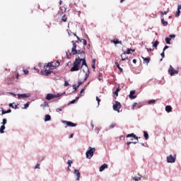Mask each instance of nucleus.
Masks as SVG:
<instances>
[{"mask_svg": "<svg viewBox=\"0 0 181 181\" xmlns=\"http://www.w3.org/2000/svg\"><path fill=\"white\" fill-rule=\"evenodd\" d=\"M155 103H156V100H151L148 101V104L151 105V104H155Z\"/></svg>", "mask_w": 181, "mask_h": 181, "instance_id": "nucleus-38", "label": "nucleus"}, {"mask_svg": "<svg viewBox=\"0 0 181 181\" xmlns=\"http://www.w3.org/2000/svg\"><path fill=\"white\" fill-rule=\"evenodd\" d=\"M124 1H125V0H120V4H122V2H124Z\"/></svg>", "mask_w": 181, "mask_h": 181, "instance_id": "nucleus-63", "label": "nucleus"}, {"mask_svg": "<svg viewBox=\"0 0 181 181\" xmlns=\"http://www.w3.org/2000/svg\"><path fill=\"white\" fill-rule=\"evenodd\" d=\"M165 111H166L167 112H172V106H170V105H167V106L165 107Z\"/></svg>", "mask_w": 181, "mask_h": 181, "instance_id": "nucleus-23", "label": "nucleus"}, {"mask_svg": "<svg viewBox=\"0 0 181 181\" xmlns=\"http://www.w3.org/2000/svg\"><path fill=\"white\" fill-rule=\"evenodd\" d=\"M64 124H66L67 127H77V124L69 121H64Z\"/></svg>", "mask_w": 181, "mask_h": 181, "instance_id": "nucleus-12", "label": "nucleus"}, {"mask_svg": "<svg viewBox=\"0 0 181 181\" xmlns=\"http://www.w3.org/2000/svg\"><path fill=\"white\" fill-rule=\"evenodd\" d=\"M94 152H95V148L88 147V151L86 153L87 159H91L94 156Z\"/></svg>", "mask_w": 181, "mask_h": 181, "instance_id": "nucleus-4", "label": "nucleus"}, {"mask_svg": "<svg viewBox=\"0 0 181 181\" xmlns=\"http://www.w3.org/2000/svg\"><path fill=\"white\" fill-rule=\"evenodd\" d=\"M84 81H86L83 80V81H78L77 87H80V86H81V84H83L84 83Z\"/></svg>", "mask_w": 181, "mask_h": 181, "instance_id": "nucleus-42", "label": "nucleus"}, {"mask_svg": "<svg viewBox=\"0 0 181 181\" xmlns=\"http://www.w3.org/2000/svg\"><path fill=\"white\" fill-rule=\"evenodd\" d=\"M161 23L163 25V26H166L168 25V21H165V18H161Z\"/></svg>", "mask_w": 181, "mask_h": 181, "instance_id": "nucleus-31", "label": "nucleus"}, {"mask_svg": "<svg viewBox=\"0 0 181 181\" xmlns=\"http://www.w3.org/2000/svg\"><path fill=\"white\" fill-rule=\"evenodd\" d=\"M81 55L82 57H78V59H75L73 64V67L71 68L70 71H78V70L81 69V62L83 63V60L86 59V54L83 52Z\"/></svg>", "mask_w": 181, "mask_h": 181, "instance_id": "nucleus-1", "label": "nucleus"}, {"mask_svg": "<svg viewBox=\"0 0 181 181\" xmlns=\"http://www.w3.org/2000/svg\"><path fill=\"white\" fill-rule=\"evenodd\" d=\"M73 44V47L71 49V52L73 54H77L78 53V50H77V45L76 44V42H74V41L71 42Z\"/></svg>", "mask_w": 181, "mask_h": 181, "instance_id": "nucleus-9", "label": "nucleus"}, {"mask_svg": "<svg viewBox=\"0 0 181 181\" xmlns=\"http://www.w3.org/2000/svg\"><path fill=\"white\" fill-rule=\"evenodd\" d=\"M167 162L168 163H175V162H176V155L175 154L173 156L170 154V156H167Z\"/></svg>", "mask_w": 181, "mask_h": 181, "instance_id": "nucleus-6", "label": "nucleus"}, {"mask_svg": "<svg viewBox=\"0 0 181 181\" xmlns=\"http://www.w3.org/2000/svg\"><path fill=\"white\" fill-rule=\"evenodd\" d=\"M117 127V124L112 123V124L110 125L109 128L110 129H112V128H115Z\"/></svg>", "mask_w": 181, "mask_h": 181, "instance_id": "nucleus-37", "label": "nucleus"}, {"mask_svg": "<svg viewBox=\"0 0 181 181\" xmlns=\"http://www.w3.org/2000/svg\"><path fill=\"white\" fill-rule=\"evenodd\" d=\"M12 112V110L11 109H8L7 111L4 110V108H1V115H4L5 114H9Z\"/></svg>", "mask_w": 181, "mask_h": 181, "instance_id": "nucleus-20", "label": "nucleus"}, {"mask_svg": "<svg viewBox=\"0 0 181 181\" xmlns=\"http://www.w3.org/2000/svg\"><path fill=\"white\" fill-rule=\"evenodd\" d=\"M158 45H159V41L156 40V41L153 43V46L154 47H158Z\"/></svg>", "mask_w": 181, "mask_h": 181, "instance_id": "nucleus-39", "label": "nucleus"}, {"mask_svg": "<svg viewBox=\"0 0 181 181\" xmlns=\"http://www.w3.org/2000/svg\"><path fill=\"white\" fill-rule=\"evenodd\" d=\"M131 52H135V49H127V50L125 53H126V54H131Z\"/></svg>", "mask_w": 181, "mask_h": 181, "instance_id": "nucleus-33", "label": "nucleus"}, {"mask_svg": "<svg viewBox=\"0 0 181 181\" xmlns=\"http://www.w3.org/2000/svg\"><path fill=\"white\" fill-rule=\"evenodd\" d=\"M81 69H82L83 73H85L84 81H86V80H87V78H88V76H90V69H88V66H87V62H86V58L84 59H83Z\"/></svg>", "mask_w": 181, "mask_h": 181, "instance_id": "nucleus-3", "label": "nucleus"}, {"mask_svg": "<svg viewBox=\"0 0 181 181\" xmlns=\"http://www.w3.org/2000/svg\"><path fill=\"white\" fill-rule=\"evenodd\" d=\"M54 66L55 68L59 67V66H60V62H59V61H57Z\"/></svg>", "mask_w": 181, "mask_h": 181, "instance_id": "nucleus-43", "label": "nucleus"}, {"mask_svg": "<svg viewBox=\"0 0 181 181\" xmlns=\"http://www.w3.org/2000/svg\"><path fill=\"white\" fill-rule=\"evenodd\" d=\"M62 22H67V17L66 15H64L62 18Z\"/></svg>", "mask_w": 181, "mask_h": 181, "instance_id": "nucleus-34", "label": "nucleus"}, {"mask_svg": "<svg viewBox=\"0 0 181 181\" xmlns=\"http://www.w3.org/2000/svg\"><path fill=\"white\" fill-rule=\"evenodd\" d=\"M167 13H168V11L161 12V15H166Z\"/></svg>", "mask_w": 181, "mask_h": 181, "instance_id": "nucleus-54", "label": "nucleus"}, {"mask_svg": "<svg viewBox=\"0 0 181 181\" xmlns=\"http://www.w3.org/2000/svg\"><path fill=\"white\" fill-rule=\"evenodd\" d=\"M136 108H141V105H140L139 103H134L132 105V110H136Z\"/></svg>", "mask_w": 181, "mask_h": 181, "instance_id": "nucleus-16", "label": "nucleus"}, {"mask_svg": "<svg viewBox=\"0 0 181 181\" xmlns=\"http://www.w3.org/2000/svg\"><path fill=\"white\" fill-rule=\"evenodd\" d=\"M113 110L114 111H117V112H119V110H121V103L118 101H115V104L113 105Z\"/></svg>", "mask_w": 181, "mask_h": 181, "instance_id": "nucleus-8", "label": "nucleus"}, {"mask_svg": "<svg viewBox=\"0 0 181 181\" xmlns=\"http://www.w3.org/2000/svg\"><path fill=\"white\" fill-rule=\"evenodd\" d=\"M35 169H40V164H37V165L35 166Z\"/></svg>", "mask_w": 181, "mask_h": 181, "instance_id": "nucleus-46", "label": "nucleus"}, {"mask_svg": "<svg viewBox=\"0 0 181 181\" xmlns=\"http://www.w3.org/2000/svg\"><path fill=\"white\" fill-rule=\"evenodd\" d=\"M74 103H76V100H73L71 102V104H74Z\"/></svg>", "mask_w": 181, "mask_h": 181, "instance_id": "nucleus-60", "label": "nucleus"}, {"mask_svg": "<svg viewBox=\"0 0 181 181\" xmlns=\"http://www.w3.org/2000/svg\"><path fill=\"white\" fill-rule=\"evenodd\" d=\"M30 97V93L18 94V98H29Z\"/></svg>", "mask_w": 181, "mask_h": 181, "instance_id": "nucleus-11", "label": "nucleus"}, {"mask_svg": "<svg viewBox=\"0 0 181 181\" xmlns=\"http://www.w3.org/2000/svg\"><path fill=\"white\" fill-rule=\"evenodd\" d=\"M144 136L146 141H148L149 139V134H148L147 132H146V131L144 132Z\"/></svg>", "mask_w": 181, "mask_h": 181, "instance_id": "nucleus-25", "label": "nucleus"}, {"mask_svg": "<svg viewBox=\"0 0 181 181\" xmlns=\"http://www.w3.org/2000/svg\"><path fill=\"white\" fill-rule=\"evenodd\" d=\"M69 56H71V53H70L69 51L66 52V56H69Z\"/></svg>", "mask_w": 181, "mask_h": 181, "instance_id": "nucleus-56", "label": "nucleus"}, {"mask_svg": "<svg viewBox=\"0 0 181 181\" xmlns=\"http://www.w3.org/2000/svg\"><path fill=\"white\" fill-rule=\"evenodd\" d=\"M166 49H169V46L165 45L163 49V52H165V50H166Z\"/></svg>", "mask_w": 181, "mask_h": 181, "instance_id": "nucleus-50", "label": "nucleus"}, {"mask_svg": "<svg viewBox=\"0 0 181 181\" xmlns=\"http://www.w3.org/2000/svg\"><path fill=\"white\" fill-rule=\"evenodd\" d=\"M23 72L25 74H29V71L26 70V69H24L23 70Z\"/></svg>", "mask_w": 181, "mask_h": 181, "instance_id": "nucleus-52", "label": "nucleus"}, {"mask_svg": "<svg viewBox=\"0 0 181 181\" xmlns=\"http://www.w3.org/2000/svg\"><path fill=\"white\" fill-rule=\"evenodd\" d=\"M15 104V103H9L8 106L11 107V108H14V110H17L18 108V105H15V106L13 105Z\"/></svg>", "mask_w": 181, "mask_h": 181, "instance_id": "nucleus-28", "label": "nucleus"}, {"mask_svg": "<svg viewBox=\"0 0 181 181\" xmlns=\"http://www.w3.org/2000/svg\"><path fill=\"white\" fill-rule=\"evenodd\" d=\"M92 69H95V64H92Z\"/></svg>", "mask_w": 181, "mask_h": 181, "instance_id": "nucleus-58", "label": "nucleus"}, {"mask_svg": "<svg viewBox=\"0 0 181 181\" xmlns=\"http://www.w3.org/2000/svg\"><path fill=\"white\" fill-rule=\"evenodd\" d=\"M29 104H30L29 102H28L27 103H25V104L24 105L25 108H28V107H29Z\"/></svg>", "mask_w": 181, "mask_h": 181, "instance_id": "nucleus-47", "label": "nucleus"}, {"mask_svg": "<svg viewBox=\"0 0 181 181\" xmlns=\"http://www.w3.org/2000/svg\"><path fill=\"white\" fill-rule=\"evenodd\" d=\"M57 97H59V95L52 94V93H48L46 96V100H47V101H50V100H54V98H57Z\"/></svg>", "mask_w": 181, "mask_h": 181, "instance_id": "nucleus-10", "label": "nucleus"}, {"mask_svg": "<svg viewBox=\"0 0 181 181\" xmlns=\"http://www.w3.org/2000/svg\"><path fill=\"white\" fill-rule=\"evenodd\" d=\"M160 56L163 58H165V52L163 51V52L160 54Z\"/></svg>", "mask_w": 181, "mask_h": 181, "instance_id": "nucleus-51", "label": "nucleus"}, {"mask_svg": "<svg viewBox=\"0 0 181 181\" xmlns=\"http://www.w3.org/2000/svg\"><path fill=\"white\" fill-rule=\"evenodd\" d=\"M73 136H74V134H71L70 135V138H73Z\"/></svg>", "mask_w": 181, "mask_h": 181, "instance_id": "nucleus-61", "label": "nucleus"}, {"mask_svg": "<svg viewBox=\"0 0 181 181\" xmlns=\"http://www.w3.org/2000/svg\"><path fill=\"white\" fill-rule=\"evenodd\" d=\"M142 178V176L139 175V177H134V180L135 181H139Z\"/></svg>", "mask_w": 181, "mask_h": 181, "instance_id": "nucleus-35", "label": "nucleus"}, {"mask_svg": "<svg viewBox=\"0 0 181 181\" xmlns=\"http://www.w3.org/2000/svg\"><path fill=\"white\" fill-rule=\"evenodd\" d=\"M68 86H69V82H67V81H65V82H64V86H65V87H67Z\"/></svg>", "mask_w": 181, "mask_h": 181, "instance_id": "nucleus-48", "label": "nucleus"}, {"mask_svg": "<svg viewBox=\"0 0 181 181\" xmlns=\"http://www.w3.org/2000/svg\"><path fill=\"white\" fill-rule=\"evenodd\" d=\"M110 42L111 43H114L115 45H122V42L118 40V39L112 40Z\"/></svg>", "mask_w": 181, "mask_h": 181, "instance_id": "nucleus-15", "label": "nucleus"}, {"mask_svg": "<svg viewBox=\"0 0 181 181\" xmlns=\"http://www.w3.org/2000/svg\"><path fill=\"white\" fill-rule=\"evenodd\" d=\"M96 100L98 101V105H100V103L101 102V99L98 98V96H96Z\"/></svg>", "mask_w": 181, "mask_h": 181, "instance_id": "nucleus-45", "label": "nucleus"}, {"mask_svg": "<svg viewBox=\"0 0 181 181\" xmlns=\"http://www.w3.org/2000/svg\"><path fill=\"white\" fill-rule=\"evenodd\" d=\"M173 37H176V35H170V39L172 40V38H173Z\"/></svg>", "mask_w": 181, "mask_h": 181, "instance_id": "nucleus-53", "label": "nucleus"}, {"mask_svg": "<svg viewBox=\"0 0 181 181\" xmlns=\"http://www.w3.org/2000/svg\"><path fill=\"white\" fill-rule=\"evenodd\" d=\"M6 122H7L6 119H3V122H1V124H3V125H6Z\"/></svg>", "mask_w": 181, "mask_h": 181, "instance_id": "nucleus-44", "label": "nucleus"}, {"mask_svg": "<svg viewBox=\"0 0 181 181\" xmlns=\"http://www.w3.org/2000/svg\"><path fill=\"white\" fill-rule=\"evenodd\" d=\"M76 37H77L78 40H79V42H81V43L83 44V46H87V40H86L85 39L80 40L78 36H76Z\"/></svg>", "mask_w": 181, "mask_h": 181, "instance_id": "nucleus-18", "label": "nucleus"}, {"mask_svg": "<svg viewBox=\"0 0 181 181\" xmlns=\"http://www.w3.org/2000/svg\"><path fill=\"white\" fill-rule=\"evenodd\" d=\"M50 119H52V117L50 116V115H46L45 118V122H47V121H50Z\"/></svg>", "mask_w": 181, "mask_h": 181, "instance_id": "nucleus-26", "label": "nucleus"}, {"mask_svg": "<svg viewBox=\"0 0 181 181\" xmlns=\"http://www.w3.org/2000/svg\"><path fill=\"white\" fill-rule=\"evenodd\" d=\"M131 137L134 138V139H136V141H129L127 143V145H131V144H138V142H139V138L138 136H136V135H135V134L132 133L126 136V138H131Z\"/></svg>", "mask_w": 181, "mask_h": 181, "instance_id": "nucleus-5", "label": "nucleus"}, {"mask_svg": "<svg viewBox=\"0 0 181 181\" xmlns=\"http://www.w3.org/2000/svg\"><path fill=\"white\" fill-rule=\"evenodd\" d=\"M40 107H42V108H46V107H49V103H47V102H45L44 104H42L40 105Z\"/></svg>", "mask_w": 181, "mask_h": 181, "instance_id": "nucleus-32", "label": "nucleus"}, {"mask_svg": "<svg viewBox=\"0 0 181 181\" xmlns=\"http://www.w3.org/2000/svg\"><path fill=\"white\" fill-rule=\"evenodd\" d=\"M133 63L134 64H136V59H133Z\"/></svg>", "mask_w": 181, "mask_h": 181, "instance_id": "nucleus-59", "label": "nucleus"}, {"mask_svg": "<svg viewBox=\"0 0 181 181\" xmlns=\"http://www.w3.org/2000/svg\"><path fill=\"white\" fill-rule=\"evenodd\" d=\"M121 57H122V62H124V60H127L128 59V57H127V53L123 52L122 54H121Z\"/></svg>", "mask_w": 181, "mask_h": 181, "instance_id": "nucleus-19", "label": "nucleus"}, {"mask_svg": "<svg viewBox=\"0 0 181 181\" xmlns=\"http://www.w3.org/2000/svg\"><path fill=\"white\" fill-rule=\"evenodd\" d=\"M16 78H19V74H17Z\"/></svg>", "mask_w": 181, "mask_h": 181, "instance_id": "nucleus-62", "label": "nucleus"}, {"mask_svg": "<svg viewBox=\"0 0 181 181\" xmlns=\"http://www.w3.org/2000/svg\"><path fill=\"white\" fill-rule=\"evenodd\" d=\"M5 130V125H1L0 127V134H4V131Z\"/></svg>", "mask_w": 181, "mask_h": 181, "instance_id": "nucleus-30", "label": "nucleus"}, {"mask_svg": "<svg viewBox=\"0 0 181 181\" xmlns=\"http://www.w3.org/2000/svg\"><path fill=\"white\" fill-rule=\"evenodd\" d=\"M129 97L131 100L135 99V98L136 97V95H135V90L130 91Z\"/></svg>", "mask_w": 181, "mask_h": 181, "instance_id": "nucleus-13", "label": "nucleus"}, {"mask_svg": "<svg viewBox=\"0 0 181 181\" xmlns=\"http://www.w3.org/2000/svg\"><path fill=\"white\" fill-rule=\"evenodd\" d=\"M67 170H70V167L68 166V169H67Z\"/></svg>", "mask_w": 181, "mask_h": 181, "instance_id": "nucleus-64", "label": "nucleus"}, {"mask_svg": "<svg viewBox=\"0 0 181 181\" xmlns=\"http://www.w3.org/2000/svg\"><path fill=\"white\" fill-rule=\"evenodd\" d=\"M115 66L117 67V69H119V71L122 73L123 69L121 68V66H119V64L117 61H115Z\"/></svg>", "mask_w": 181, "mask_h": 181, "instance_id": "nucleus-24", "label": "nucleus"}, {"mask_svg": "<svg viewBox=\"0 0 181 181\" xmlns=\"http://www.w3.org/2000/svg\"><path fill=\"white\" fill-rule=\"evenodd\" d=\"M44 71H41L42 76H49V74H52V70H54L55 66L53 65V62H49L44 66Z\"/></svg>", "mask_w": 181, "mask_h": 181, "instance_id": "nucleus-2", "label": "nucleus"}, {"mask_svg": "<svg viewBox=\"0 0 181 181\" xmlns=\"http://www.w3.org/2000/svg\"><path fill=\"white\" fill-rule=\"evenodd\" d=\"M67 163H68L69 168H71V164L73 163V161H71V160H69Z\"/></svg>", "mask_w": 181, "mask_h": 181, "instance_id": "nucleus-41", "label": "nucleus"}, {"mask_svg": "<svg viewBox=\"0 0 181 181\" xmlns=\"http://www.w3.org/2000/svg\"><path fill=\"white\" fill-rule=\"evenodd\" d=\"M121 91V88H119V86H118L115 92H113V94L116 95V97H118V92Z\"/></svg>", "mask_w": 181, "mask_h": 181, "instance_id": "nucleus-27", "label": "nucleus"}, {"mask_svg": "<svg viewBox=\"0 0 181 181\" xmlns=\"http://www.w3.org/2000/svg\"><path fill=\"white\" fill-rule=\"evenodd\" d=\"M168 73L170 76H175V74H178L179 71L175 69V68L170 65L168 69Z\"/></svg>", "mask_w": 181, "mask_h": 181, "instance_id": "nucleus-7", "label": "nucleus"}, {"mask_svg": "<svg viewBox=\"0 0 181 181\" xmlns=\"http://www.w3.org/2000/svg\"><path fill=\"white\" fill-rule=\"evenodd\" d=\"M170 40H172L170 37H165V42L167 45H170Z\"/></svg>", "mask_w": 181, "mask_h": 181, "instance_id": "nucleus-36", "label": "nucleus"}, {"mask_svg": "<svg viewBox=\"0 0 181 181\" xmlns=\"http://www.w3.org/2000/svg\"><path fill=\"white\" fill-rule=\"evenodd\" d=\"M141 57L144 60V64L146 63V64H148L149 63V62H151V58H149V57H147V58L144 57Z\"/></svg>", "mask_w": 181, "mask_h": 181, "instance_id": "nucleus-21", "label": "nucleus"}, {"mask_svg": "<svg viewBox=\"0 0 181 181\" xmlns=\"http://www.w3.org/2000/svg\"><path fill=\"white\" fill-rule=\"evenodd\" d=\"M92 64H95V59H93L92 61Z\"/></svg>", "mask_w": 181, "mask_h": 181, "instance_id": "nucleus-57", "label": "nucleus"}, {"mask_svg": "<svg viewBox=\"0 0 181 181\" xmlns=\"http://www.w3.org/2000/svg\"><path fill=\"white\" fill-rule=\"evenodd\" d=\"M60 111H62V108H57V112H60Z\"/></svg>", "mask_w": 181, "mask_h": 181, "instance_id": "nucleus-55", "label": "nucleus"}, {"mask_svg": "<svg viewBox=\"0 0 181 181\" xmlns=\"http://www.w3.org/2000/svg\"><path fill=\"white\" fill-rule=\"evenodd\" d=\"M180 16V7H177V11L175 13L176 18H178V16Z\"/></svg>", "mask_w": 181, "mask_h": 181, "instance_id": "nucleus-29", "label": "nucleus"}, {"mask_svg": "<svg viewBox=\"0 0 181 181\" xmlns=\"http://www.w3.org/2000/svg\"><path fill=\"white\" fill-rule=\"evenodd\" d=\"M74 173L75 175H76V180H80V176H81L80 171H78V170H75Z\"/></svg>", "mask_w": 181, "mask_h": 181, "instance_id": "nucleus-17", "label": "nucleus"}, {"mask_svg": "<svg viewBox=\"0 0 181 181\" xmlns=\"http://www.w3.org/2000/svg\"><path fill=\"white\" fill-rule=\"evenodd\" d=\"M86 88H87V86H85L81 90L80 94H83L84 91L86 90Z\"/></svg>", "mask_w": 181, "mask_h": 181, "instance_id": "nucleus-40", "label": "nucleus"}, {"mask_svg": "<svg viewBox=\"0 0 181 181\" xmlns=\"http://www.w3.org/2000/svg\"><path fill=\"white\" fill-rule=\"evenodd\" d=\"M78 87H77V85H73V88L75 90V91L77 90Z\"/></svg>", "mask_w": 181, "mask_h": 181, "instance_id": "nucleus-49", "label": "nucleus"}, {"mask_svg": "<svg viewBox=\"0 0 181 181\" xmlns=\"http://www.w3.org/2000/svg\"><path fill=\"white\" fill-rule=\"evenodd\" d=\"M82 53H83L84 54H86V53L84 52V51H81V50H80V49L78 50V53H77V54H78V58H76L77 60H78V57H83V55L81 54Z\"/></svg>", "mask_w": 181, "mask_h": 181, "instance_id": "nucleus-22", "label": "nucleus"}, {"mask_svg": "<svg viewBox=\"0 0 181 181\" xmlns=\"http://www.w3.org/2000/svg\"><path fill=\"white\" fill-rule=\"evenodd\" d=\"M108 168V165L107 163L103 164L100 168H99L100 172H103V170H105V169Z\"/></svg>", "mask_w": 181, "mask_h": 181, "instance_id": "nucleus-14", "label": "nucleus"}]
</instances>
